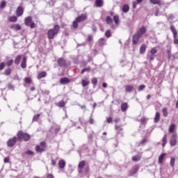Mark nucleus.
<instances>
[{
    "instance_id": "nucleus-1",
    "label": "nucleus",
    "mask_w": 178,
    "mask_h": 178,
    "mask_svg": "<svg viewBox=\"0 0 178 178\" xmlns=\"http://www.w3.org/2000/svg\"><path fill=\"white\" fill-rule=\"evenodd\" d=\"M145 33H147V29L145 26H143L133 36L132 42L134 45L138 44V40H140V38H141V37H143V34H145Z\"/></svg>"
},
{
    "instance_id": "nucleus-2",
    "label": "nucleus",
    "mask_w": 178,
    "mask_h": 178,
    "mask_svg": "<svg viewBox=\"0 0 178 178\" xmlns=\"http://www.w3.org/2000/svg\"><path fill=\"white\" fill-rule=\"evenodd\" d=\"M59 25H55L53 29L48 31V38L52 40L59 33Z\"/></svg>"
},
{
    "instance_id": "nucleus-3",
    "label": "nucleus",
    "mask_w": 178,
    "mask_h": 178,
    "mask_svg": "<svg viewBox=\"0 0 178 178\" xmlns=\"http://www.w3.org/2000/svg\"><path fill=\"white\" fill-rule=\"evenodd\" d=\"M87 19V14H81L80 16L77 17L76 19L72 22V27L74 29H77L79 27V24L77 23H80V22H84Z\"/></svg>"
},
{
    "instance_id": "nucleus-4",
    "label": "nucleus",
    "mask_w": 178,
    "mask_h": 178,
    "mask_svg": "<svg viewBox=\"0 0 178 178\" xmlns=\"http://www.w3.org/2000/svg\"><path fill=\"white\" fill-rule=\"evenodd\" d=\"M24 23L25 25L28 27H30L31 29H34L35 27V24L33 22V17H27L24 19Z\"/></svg>"
},
{
    "instance_id": "nucleus-5",
    "label": "nucleus",
    "mask_w": 178,
    "mask_h": 178,
    "mask_svg": "<svg viewBox=\"0 0 178 178\" xmlns=\"http://www.w3.org/2000/svg\"><path fill=\"white\" fill-rule=\"evenodd\" d=\"M47 148V145L45 142H41L40 145H37L35 147V151L38 152L39 154H42V152H44L45 151V149Z\"/></svg>"
},
{
    "instance_id": "nucleus-6",
    "label": "nucleus",
    "mask_w": 178,
    "mask_h": 178,
    "mask_svg": "<svg viewBox=\"0 0 178 178\" xmlns=\"http://www.w3.org/2000/svg\"><path fill=\"white\" fill-rule=\"evenodd\" d=\"M17 137L19 139L23 138L24 141H29L30 140V135L23 131H19L17 134Z\"/></svg>"
},
{
    "instance_id": "nucleus-7",
    "label": "nucleus",
    "mask_w": 178,
    "mask_h": 178,
    "mask_svg": "<svg viewBox=\"0 0 178 178\" xmlns=\"http://www.w3.org/2000/svg\"><path fill=\"white\" fill-rule=\"evenodd\" d=\"M170 30H171V31L173 34L174 44H178L177 31L176 30V28H175V26L171 25L170 26Z\"/></svg>"
},
{
    "instance_id": "nucleus-8",
    "label": "nucleus",
    "mask_w": 178,
    "mask_h": 178,
    "mask_svg": "<svg viewBox=\"0 0 178 178\" xmlns=\"http://www.w3.org/2000/svg\"><path fill=\"white\" fill-rule=\"evenodd\" d=\"M17 141V138H16V136L9 139L8 141L7 142L8 147H9L10 148H12V147H13V145L16 144Z\"/></svg>"
},
{
    "instance_id": "nucleus-9",
    "label": "nucleus",
    "mask_w": 178,
    "mask_h": 178,
    "mask_svg": "<svg viewBox=\"0 0 178 178\" xmlns=\"http://www.w3.org/2000/svg\"><path fill=\"white\" fill-rule=\"evenodd\" d=\"M177 138V136L175 134H173L171 136V140H170V145L171 147H175V145H176V140Z\"/></svg>"
},
{
    "instance_id": "nucleus-10",
    "label": "nucleus",
    "mask_w": 178,
    "mask_h": 178,
    "mask_svg": "<svg viewBox=\"0 0 178 178\" xmlns=\"http://www.w3.org/2000/svg\"><path fill=\"white\" fill-rule=\"evenodd\" d=\"M124 88H125L126 92H131V91L134 90V86L131 85H126L124 86Z\"/></svg>"
},
{
    "instance_id": "nucleus-11",
    "label": "nucleus",
    "mask_w": 178,
    "mask_h": 178,
    "mask_svg": "<svg viewBox=\"0 0 178 178\" xmlns=\"http://www.w3.org/2000/svg\"><path fill=\"white\" fill-rule=\"evenodd\" d=\"M16 13H17V16L19 17L20 16H22L23 15V13H24V10H23V8H22V6H19L17 8V11H16Z\"/></svg>"
},
{
    "instance_id": "nucleus-12",
    "label": "nucleus",
    "mask_w": 178,
    "mask_h": 178,
    "mask_svg": "<svg viewBox=\"0 0 178 178\" xmlns=\"http://www.w3.org/2000/svg\"><path fill=\"white\" fill-rule=\"evenodd\" d=\"M10 29H13V30L19 31V30H22V26L19 24H15L11 25Z\"/></svg>"
},
{
    "instance_id": "nucleus-13",
    "label": "nucleus",
    "mask_w": 178,
    "mask_h": 178,
    "mask_svg": "<svg viewBox=\"0 0 178 178\" xmlns=\"http://www.w3.org/2000/svg\"><path fill=\"white\" fill-rule=\"evenodd\" d=\"M138 172V167H134L131 171H129V176H134L136 173Z\"/></svg>"
},
{
    "instance_id": "nucleus-14",
    "label": "nucleus",
    "mask_w": 178,
    "mask_h": 178,
    "mask_svg": "<svg viewBox=\"0 0 178 178\" xmlns=\"http://www.w3.org/2000/svg\"><path fill=\"white\" fill-rule=\"evenodd\" d=\"M60 84H69L70 83V79L68 78H62L60 79Z\"/></svg>"
},
{
    "instance_id": "nucleus-15",
    "label": "nucleus",
    "mask_w": 178,
    "mask_h": 178,
    "mask_svg": "<svg viewBox=\"0 0 178 178\" xmlns=\"http://www.w3.org/2000/svg\"><path fill=\"white\" fill-rule=\"evenodd\" d=\"M26 62H27V57H24L22 58V64H21V67L22 69H26V67H27V65H26Z\"/></svg>"
},
{
    "instance_id": "nucleus-16",
    "label": "nucleus",
    "mask_w": 178,
    "mask_h": 178,
    "mask_svg": "<svg viewBox=\"0 0 178 178\" xmlns=\"http://www.w3.org/2000/svg\"><path fill=\"white\" fill-rule=\"evenodd\" d=\"M165 156H166V154L165 153L161 154L159 156L158 163H160V164L162 163V162H163V159H165Z\"/></svg>"
},
{
    "instance_id": "nucleus-17",
    "label": "nucleus",
    "mask_w": 178,
    "mask_h": 178,
    "mask_svg": "<svg viewBox=\"0 0 178 178\" xmlns=\"http://www.w3.org/2000/svg\"><path fill=\"white\" fill-rule=\"evenodd\" d=\"M44 77H47V72H40L38 75V80H41V79H44Z\"/></svg>"
},
{
    "instance_id": "nucleus-18",
    "label": "nucleus",
    "mask_w": 178,
    "mask_h": 178,
    "mask_svg": "<svg viewBox=\"0 0 178 178\" xmlns=\"http://www.w3.org/2000/svg\"><path fill=\"white\" fill-rule=\"evenodd\" d=\"M59 66H66V61L63 58H59L58 60Z\"/></svg>"
},
{
    "instance_id": "nucleus-19",
    "label": "nucleus",
    "mask_w": 178,
    "mask_h": 178,
    "mask_svg": "<svg viewBox=\"0 0 178 178\" xmlns=\"http://www.w3.org/2000/svg\"><path fill=\"white\" fill-rule=\"evenodd\" d=\"M160 119H161V114L159 113V112H156L154 117V123H158Z\"/></svg>"
},
{
    "instance_id": "nucleus-20",
    "label": "nucleus",
    "mask_w": 178,
    "mask_h": 178,
    "mask_svg": "<svg viewBox=\"0 0 178 178\" xmlns=\"http://www.w3.org/2000/svg\"><path fill=\"white\" fill-rule=\"evenodd\" d=\"M58 165L60 169H63V168L66 166V162H65L64 160H60L58 162Z\"/></svg>"
},
{
    "instance_id": "nucleus-21",
    "label": "nucleus",
    "mask_w": 178,
    "mask_h": 178,
    "mask_svg": "<svg viewBox=\"0 0 178 178\" xmlns=\"http://www.w3.org/2000/svg\"><path fill=\"white\" fill-rule=\"evenodd\" d=\"M95 4L97 8H101L104 5V0H96Z\"/></svg>"
},
{
    "instance_id": "nucleus-22",
    "label": "nucleus",
    "mask_w": 178,
    "mask_h": 178,
    "mask_svg": "<svg viewBox=\"0 0 178 178\" xmlns=\"http://www.w3.org/2000/svg\"><path fill=\"white\" fill-rule=\"evenodd\" d=\"M129 10H130V7H129V5L127 4L124 5L122 7V12H124V13H127Z\"/></svg>"
},
{
    "instance_id": "nucleus-23",
    "label": "nucleus",
    "mask_w": 178,
    "mask_h": 178,
    "mask_svg": "<svg viewBox=\"0 0 178 178\" xmlns=\"http://www.w3.org/2000/svg\"><path fill=\"white\" fill-rule=\"evenodd\" d=\"M145 49H147V47L145 46V44H143L140 47V53L145 54Z\"/></svg>"
},
{
    "instance_id": "nucleus-24",
    "label": "nucleus",
    "mask_w": 178,
    "mask_h": 178,
    "mask_svg": "<svg viewBox=\"0 0 178 178\" xmlns=\"http://www.w3.org/2000/svg\"><path fill=\"white\" fill-rule=\"evenodd\" d=\"M20 60H22V56L19 55L15 59V65H19V63H20Z\"/></svg>"
},
{
    "instance_id": "nucleus-25",
    "label": "nucleus",
    "mask_w": 178,
    "mask_h": 178,
    "mask_svg": "<svg viewBox=\"0 0 178 178\" xmlns=\"http://www.w3.org/2000/svg\"><path fill=\"white\" fill-rule=\"evenodd\" d=\"M84 166H86L85 161H82L79 162V163L78 165L79 169H83L84 168Z\"/></svg>"
},
{
    "instance_id": "nucleus-26",
    "label": "nucleus",
    "mask_w": 178,
    "mask_h": 178,
    "mask_svg": "<svg viewBox=\"0 0 178 178\" xmlns=\"http://www.w3.org/2000/svg\"><path fill=\"white\" fill-rule=\"evenodd\" d=\"M81 84H82L83 87H87V86H88V84H90V81L83 79L81 81Z\"/></svg>"
},
{
    "instance_id": "nucleus-27",
    "label": "nucleus",
    "mask_w": 178,
    "mask_h": 178,
    "mask_svg": "<svg viewBox=\"0 0 178 178\" xmlns=\"http://www.w3.org/2000/svg\"><path fill=\"white\" fill-rule=\"evenodd\" d=\"M127 108H128L127 103H124L121 106V109L122 112H126V111H127Z\"/></svg>"
},
{
    "instance_id": "nucleus-28",
    "label": "nucleus",
    "mask_w": 178,
    "mask_h": 178,
    "mask_svg": "<svg viewBox=\"0 0 178 178\" xmlns=\"http://www.w3.org/2000/svg\"><path fill=\"white\" fill-rule=\"evenodd\" d=\"M168 138V135L165 134L163 139H162V145L163 147H165L166 145V143H168L167 138Z\"/></svg>"
},
{
    "instance_id": "nucleus-29",
    "label": "nucleus",
    "mask_w": 178,
    "mask_h": 178,
    "mask_svg": "<svg viewBox=\"0 0 178 178\" xmlns=\"http://www.w3.org/2000/svg\"><path fill=\"white\" fill-rule=\"evenodd\" d=\"M147 59H149V60L152 61L154 60V59H155V56L154 54H151V53H148L147 54Z\"/></svg>"
},
{
    "instance_id": "nucleus-30",
    "label": "nucleus",
    "mask_w": 178,
    "mask_h": 178,
    "mask_svg": "<svg viewBox=\"0 0 178 178\" xmlns=\"http://www.w3.org/2000/svg\"><path fill=\"white\" fill-rule=\"evenodd\" d=\"M175 162H176V159H175V157H171L170 165L172 168H175Z\"/></svg>"
},
{
    "instance_id": "nucleus-31",
    "label": "nucleus",
    "mask_w": 178,
    "mask_h": 178,
    "mask_svg": "<svg viewBox=\"0 0 178 178\" xmlns=\"http://www.w3.org/2000/svg\"><path fill=\"white\" fill-rule=\"evenodd\" d=\"M141 159V157L140 156H134L132 157V161L134 162H138Z\"/></svg>"
},
{
    "instance_id": "nucleus-32",
    "label": "nucleus",
    "mask_w": 178,
    "mask_h": 178,
    "mask_svg": "<svg viewBox=\"0 0 178 178\" xmlns=\"http://www.w3.org/2000/svg\"><path fill=\"white\" fill-rule=\"evenodd\" d=\"M151 3L153 5H161V0H150Z\"/></svg>"
},
{
    "instance_id": "nucleus-33",
    "label": "nucleus",
    "mask_w": 178,
    "mask_h": 178,
    "mask_svg": "<svg viewBox=\"0 0 178 178\" xmlns=\"http://www.w3.org/2000/svg\"><path fill=\"white\" fill-rule=\"evenodd\" d=\"M106 22L107 24H112V23H113V20L112 19V18H111V17L108 16L106 17Z\"/></svg>"
},
{
    "instance_id": "nucleus-34",
    "label": "nucleus",
    "mask_w": 178,
    "mask_h": 178,
    "mask_svg": "<svg viewBox=\"0 0 178 178\" xmlns=\"http://www.w3.org/2000/svg\"><path fill=\"white\" fill-rule=\"evenodd\" d=\"M156 52H158V50H156V47H153L151 51L149 52V54H151L152 55H154L155 54H156Z\"/></svg>"
},
{
    "instance_id": "nucleus-35",
    "label": "nucleus",
    "mask_w": 178,
    "mask_h": 178,
    "mask_svg": "<svg viewBox=\"0 0 178 178\" xmlns=\"http://www.w3.org/2000/svg\"><path fill=\"white\" fill-rule=\"evenodd\" d=\"M9 22H13V23H16V22H17V17L16 16L10 17Z\"/></svg>"
},
{
    "instance_id": "nucleus-36",
    "label": "nucleus",
    "mask_w": 178,
    "mask_h": 178,
    "mask_svg": "<svg viewBox=\"0 0 178 178\" xmlns=\"http://www.w3.org/2000/svg\"><path fill=\"white\" fill-rule=\"evenodd\" d=\"M90 70H91V68L90 67H88L86 68H84L83 70H82V71L81 72V74H83L84 73H86V72H90Z\"/></svg>"
},
{
    "instance_id": "nucleus-37",
    "label": "nucleus",
    "mask_w": 178,
    "mask_h": 178,
    "mask_svg": "<svg viewBox=\"0 0 178 178\" xmlns=\"http://www.w3.org/2000/svg\"><path fill=\"white\" fill-rule=\"evenodd\" d=\"M163 115L165 118H166V116H168V108L164 107L163 108Z\"/></svg>"
},
{
    "instance_id": "nucleus-38",
    "label": "nucleus",
    "mask_w": 178,
    "mask_h": 178,
    "mask_svg": "<svg viewBox=\"0 0 178 178\" xmlns=\"http://www.w3.org/2000/svg\"><path fill=\"white\" fill-rule=\"evenodd\" d=\"M175 131V124H172L169 127V132L173 133Z\"/></svg>"
},
{
    "instance_id": "nucleus-39",
    "label": "nucleus",
    "mask_w": 178,
    "mask_h": 178,
    "mask_svg": "<svg viewBox=\"0 0 178 178\" xmlns=\"http://www.w3.org/2000/svg\"><path fill=\"white\" fill-rule=\"evenodd\" d=\"M112 35V33H111V30H107L105 33V36L107 38H111V36Z\"/></svg>"
},
{
    "instance_id": "nucleus-40",
    "label": "nucleus",
    "mask_w": 178,
    "mask_h": 178,
    "mask_svg": "<svg viewBox=\"0 0 178 178\" xmlns=\"http://www.w3.org/2000/svg\"><path fill=\"white\" fill-rule=\"evenodd\" d=\"M10 73H12V70H10V68L6 70L4 72V74L6 76H9L10 74Z\"/></svg>"
},
{
    "instance_id": "nucleus-41",
    "label": "nucleus",
    "mask_w": 178,
    "mask_h": 178,
    "mask_svg": "<svg viewBox=\"0 0 178 178\" xmlns=\"http://www.w3.org/2000/svg\"><path fill=\"white\" fill-rule=\"evenodd\" d=\"M113 21L115 22V24H118V23H119V16L115 15L113 17Z\"/></svg>"
},
{
    "instance_id": "nucleus-42",
    "label": "nucleus",
    "mask_w": 178,
    "mask_h": 178,
    "mask_svg": "<svg viewBox=\"0 0 178 178\" xmlns=\"http://www.w3.org/2000/svg\"><path fill=\"white\" fill-rule=\"evenodd\" d=\"M5 6H6V2L5 1H2L0 3V8L1 9H3V8H5Z\"/></svg>"
},
{
    "instance_id": "nucleus-43",
    "label": "nucleus",
    "mask_w": 178,
    "mask_h": 178,
    "mask_svg": "<svg viewBox=\"0 0 178 178\" xmlns=\"http://www.w3.org/2000/svg\"><path fill=\"white\" fill-rule=\"evenodd\" d=\"M31 78L30 77H26L25 78V82L26 83V84H31Z\"/></svg>"
},
{
    "instance_id": "nucleus-44",
    "label": "nucleus",
    "mask_w": 178,
    "mask_h": 178,
    "mask_svg": "<svg viewBox=\"0 0 178 178\" xmlns=\"http://www.w3.org/2000/svg\"><path fill=\"white\" fill-rule=\"evenodd\" d=\"M92 83L94 85V86H97V83H98V79H97V78H93L92 80Z\"/></svg>"
},
{
    "instance_id": "nucleus-45",
    "label": "nucleus",
    "mask_w": 178,
    "mask_h": 178,
    "mask_svg": "<svg viewBox=\"0 0 178 178\" xmlns=\"http://www.w3.org/2000/svg\"><path fill=\"white\" fill-rule=\"evenodd\" d=\"M58 106H59L60 108H63V106H65V102L63 101L59 102L58 103Z\"/></svg>"
},
{
    "instance_id": "nucleus-46",
    "label": "nucleus",
    "mask_w": 178,
    "mask_h": 178,
    "mask_svg": "<svg viewBox=\"0 0 178 178\" xmlns=\"http://www.w3.org/2000/svg\"><path fill=\"white\" fill-rule=\"evenodd\" d=\"M40 118V114H37L33 116V122H37L38 120V118Z\"/></svg>"
},
{
    "instance_id": "nucleus-47",
    "label": "nucleus",
    "mask_w": 178,
    "mask_h": 178,
    "mask_svg": "<svg viewBox=\"0 0 178 178\" xmlns=\"http://www.w3.org/2000/svg\"><path fill=\"white\" fill-rule=\"evenodd\" d=\"M115 130H116L117 131H122V130H123V129L122 128V127L118 126V125H115Z\"/></svg>"
},
{
    "instance_id": "nucleus-48",
    "label": "nucleus",
    "mask_w": 178,
    "mask_h": 178,
    "mask_svg": "<svg viewBox=\"0 0 178 178\" xmlns=\"http://www.w3.org/2000/svg\"><path fill=\"white\" fill-rule=\"evenodd\" d=\"M5 63H0V70H3V69H5Z\"/></svg>"
},
{
    "instance_id": "nucleus-49",
    "label": "nucleus",
    "mask_w": 178,
    "mask_h": 178,
    "mask_svg": "<svg viewBox=\"0 0 178 178\" xmlns=\"http://www.w3.org/2000/svg\"><path fill=\"white\" fill-rule=\"evenodd\" d=\"M92 116V114H91V116H90V120H89L90 124H94L95 120H93Z\"/></svg>"
},
{
    "instance_id": "nucleus-50",
    "label": "nucleus",
    "mask_w": 178,
    "mask_h": 178,
    "mask_svg": "<svg viewBox=\"0 0 178 178\" xmlns=\"http://www.w3.org/2000/svg\"><path fill=\"white\" fill-rule=\"evenodd\" d=\"M144 88H145V85H140L138 87V91H143V90H144Z\"/></svg>"
},
{
    "instance_id": "nucleus-51",
    "label": "nucleus",
    "mask_w": 178,
    "mask_h": 178,
    "mask_svg": "<svg viewBox=\"0 0 178 178\" xmlns=\"http://www.w3.org/2000/svg\"><path fill=\"white\" fill-rule=\"evenodd\" d=\"M7 66H12L13 65V60H10L6 63Z\"/></svg>"
},
{
    "instance_id": "nucleus-52",
    "label": "nucleus",
    "mask_w": 178,
    "mask_h": 178,
    "mask_svg": "<svg viewBox=\"0 0 178 178\" xmlns=\"http://www.w3.org/2000/svg\"><path fill=\"white\" fill-rule=\"evenodd\" d=\"M26 154H27L28 155H33V154H34V152L31 150H28L26 152Z\"/></svg>"
},
{
    "instance_id": "nucleus-53",
    "label": "nucleus",
    "mask_w": 178,
    "mask_h": 178,
    "mask_svg": "<svg viewBox=\"0 0 178 178\" xmlns=\"http://www.w3.org/2000/svg\"><path fill=\"white\" fill-rule=\"evenodd\" d=\"M104 40H105V39H104V38H102L99 39V45H104V42H103V41H104Z\"/></svg>"
},
{
    "instance_id": "nucleus-54",
    "label": "nucleus",
    "mask_w": 178,
    "mask_h": 178,
    "mask_svg": "<svg viewBox=\"0 0 178 178\" xmlns=\"http://www.w3.org/2000/svg\"><path fill=\"white\" fill-rule=\"evenodd\" d=\"M4 163H9V157H6L4 159Z\"/></svg>"
},
{
    "instance_id": "nucleus-55",
    "label": "nucleus",
    "mask_w": 178,
    "mask_h": 178,
    "mask_svg": "<svg viewBox=\"0 0 178 178\" xmlns=\"http://www.w3.org/2000/svg\"><path fill=\"white\" fill-rule=\"evenodd\" d=\"M147 143V138H143V140L140 142L142 145H144Z\"/></svg>"
},
{
    "instance_id": "nucleus-56",
    "label": "nucleus",
    "mask_w": 178,
    "mask_h": 178,
    "mask_svg": "<svg viewBox=\"0 0 178 178\" xmlns=\"http://www.w3.org/2000/svg\"><path fill=\"white\" fill-rule=\"evenodd\" d=\"M138 4V3H137V1H133V8H136Z\"/></svg>"
},
{
    "instance_id": "nucleus-57",
    "label": "nucleus",
    "mask_w": 178,
    "mask_h": 178,
    "mask_svg": "<svg viewBox=\"0 0 178 178\" xmlns=\"http://www.w3.org/2000/svg\"><path fill=\"white\" fill-rule=\"evenodd\" d=\"M113 119L111 117H109L108 118H107V123H111Z\"/></svg>"
},
{
    "instance_id": "nucleus-58",
    "label": "nucleus",
    "mask_w": 178,
    "mask_h": 178,
    "mask_svg": "<svg viewBox=\"0 0 178 178\" xmlns=\"http://www.w3.org/2000/svg\"><path fill=\"white\" fill-rule=\"evenodd\" d=\"M92 38V36H91L90 35H89L88 36L87 40L90 42V41H91Z\"/></svg>"
},
{
    "instance_id": "nucleus-59",
    "label": "nucleus",
    "mask_w": 178,
    "mask_h": 178,
    "mask_svg": "<svg viewBox=\"0 0 178 178\" xmlns=\"http://www.w3.org/2000/svg\"><path fill=\"white\" fill-rule=\"evenodd\" d=\"M51 165H53V166H55V165H56V161L52 160L51 161Z\"/></svg>"
},
{
    "instance_id": "nucleus-60",
    "label": "nucleus",
    "mask_w": 178,
    "mask_h": 178,
    "mask_svg": "<svg viewBox=\"0 0 178 178\" xmlns=\"http://www.w3.org/2000/svg\"><path fill=\"white\" fill-rule=\"evenodd\" d=\"M102 87H103L104 88H106V87H108V84H106V83H103Z\"/></svg>"
},
{
    "instance_id": "nucleus-61",
    "label": "nucleus",
    "mask_w": 178,
    "mask_h": 178,
    "mask_svg": "<svg viewBox=\"0 0 178 178\" xmlns=\"http://www.w3.org/2000/svg\"><path fill=\"white\" fill-rule=\"evenodd\" d=\"M115 123H118V122H120V118H116L114 120Z\"/></svg>"
},
{
    "instance_id": "nucleus-62",
    "label": "nucleus",
    "mask_w": 178,
    "mask_h": 178,
    "mask_svg": "<svg viewBox=\"0 0 178 178\" xmlns=\"http://www.w3.org/2000/svg\"><path fill=\"white\" fill-rule=\"evenodd\" d=\"M47 178H54V175H52V174H49Z\"/></svg>"
},
{
    "instance_id": "nucleus-63",
    "label": "nucleus",
    "mask_w": 178,
    "mask_h": 178,
    "mask_svg": "<svg viewBox=\"0 0 178 178\" xmlns=\"http://www.w3.org/2000/svg\"><path fill=\"white\" fill-rule=\"evenodd\" d=\"M158 13H159V10H156L154 15L158 16Z\"/></svg>"
},
{
    "instance_id": "nucleus-64",
    "label": "nucleus",
    "mask_w": 178,
    "mask_h": 178,
    "mask_svg": "<svg viewBox=\"0 0 178 178\" xmlns=\"http://www.w3.org/2000/svg\"><path fill=\"white\" fill-rule=\"evenodd\" d=\"M60 130V128H56L55 132L58 133Z\"/></svg>"
}]
</instances>
